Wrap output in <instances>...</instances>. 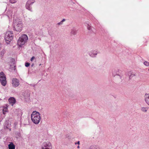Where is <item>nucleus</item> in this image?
Wrapping results in <instances>:
<instances>
[{"mask_svg":"<svg viewBox=\"0 0 149 149\" xmlns=\"http://www.w3.org/2000/svg\"><path fill=\"white\" fill-rule=\"evenodd\" d=\"M0 81L1 84L5 86L6 84V76L3 72L0 73Z\"/></svg>","mask_w":149,"mask_h":149,"instance_id":"nucleus-4","label":"nucleus"},{"mask_svg":"<svg viewBox=\"0 0 149 149\" xmlns=\"http://www.w3.org/2000/svg\"><path fill=\"white\" fill-rule=\"evenodd\" d=\"M144 64L145 65L147 66H149V62H148L147 61H145L144 62Z\"/></svg>","mask_w":149,"mask_h":149,"instance_id":"nucleus-14","label":"nucleus"},{"mask_svg":"<svg viewBox=\"0 0 149 149\" xmlns=\"http://www.w3.org/2000/svg\"><path fill=\"white\" fill-rule=\"evenodd\" d=\"M88 29L89 30H90V28H89V27H88Z\"/></svg>","mask_w":149,"mask_h":149,"instance_id":"nucleus-22","label":"nucleus"},{"mask_svg":"<svg viewBox=\"0 0 149 149\" xmlns=\"http://www.w3.org/2000/svg\"><path fill=\"white\" fill-rule=\"evenodd\" d=\"M31 118L32 121L36 124H38L40 121V115L39 112L36 111L33 112Z\"/></svg>","mask_w":149,"mask_h":149,"instance_id":"nucleus-1","label":"nucleus"},{"mask_svg":"<svg viewBox=\"0 0 149 149\" xmlns=\"http://www.w3.org/2000/svg\"><path fill=\"white\" fill-rule=\"evenodd\" d=\"M77 144H78L79 145V141H78V142L77 143Z\"/></svg>","mask_w":149,"mask_h":149,"instance_id":"nucleus-20","label":"nucleus"},{"mask_svg":"<svg viewBox=\"0 0 149 149\" xmlns=\"http://www.w3.org/2000/svg\"><path fill=\"white\" fill-rule=\"evenodd\" d=\"M90 56H91L92 57H93V56H92V54H90Z\"/></svg>","mask_w":149,"mask_h":149,"instance_id":"nucleus-21","label":"nucleus"},{"mask_svg":"<svg viewBox=\"0 0 149 149\" xmlns=\"http://www.w3.org/2000/svg\"><path fill=\"white\" fill-rule=\"evenodd\" d=\"M8 102L10 104H11L12 106L16 102V101L15 99L13 97H10L8 99Z\"/></svg>","mask_w":149,"mask_h":149,"instance_id":"nucleus-8","label":"nucleus"},{"mask_svg":"<svg viewBox=\"0 0 149 149\" xmlns=\"http://www.w3.org/2000/svg\"><path fill=\"white\" fill-rule=\"evenodd\" d=\"M12 84L13 87H17L19 86V80L16 78H13L12 79Z\"/></svg>","mask_w":149,"mask_h":149,"instance_id":"nucleus-6","label":"nucleus"},{"mask_svg":"<svg viewBox=\"0 0 149 149\" xmlns=\"http://www.w3.org/2000/svg\"><path fill=\"white\" fill-rule=\"evenodd\" d=\"M77 148H79V146H78L77 147Z\"/></svg>","mask_w":149,"mask_h":149,"instance_id":"nucleus-23","label":"nucleus"},{"mask_svg":"<svg viewBox=\"0 0 149 149\" xmlns=\"http://www.w3.org/2000/svg\"><path fill=\"white\" fill-rule=\"evenodd\" d=\"M30 65V63H25V65L26 67H29Z\"/></svg>","mask_w":149,"mask_h":149,"instance_id":"nucleus-15","label":"nucleus"},{"mask_svg":"<svg viewBox=\"0 0 149 149\" xmlns=\"http://www.w3.org/2000/svg\"><path fill=\"white\" fill-rule=\"evenodd\" d=\"M13 38V33L10 31H8L6 32L5 36L6 41L7 43L11 41Z\"/></svg>","mask_w":149,"mask_h":149,"instance_id":"nucleus-3","label":"nucleus"},{"mask_svg":"<svg viewBox=\"0 0 149 149\" xmlns=\"http://www.w3.org/2000/svg\"><path fill=\"white\" fill-rule=\"evenodd\" d=\"M9 149H15V146L13 143L8 145Z\"/></svg>","mask_w":149,"mask_h":149,"instance_id":"nucleus-11","label":"nucleus"},{"mask_svg":"<svg viewBox=\"0 0 149 149\" xmlns=\"http://www.w3.org/2000/svg\"><path fill=\"white\" fill-rule=\"evenodd\" d=\"M34 0H29L27 1L26 5V8L28 10L31 11V8L30 7V5L35 2Z\"/></svg>","mask_w":149,"mask_h":149,"instance_id":"nucleus-5","label":"nucleus"},{"mask_svg":"<svg viewBox=\"0 0 149 149\" xmlns=\"http://www.w3.org/2000/svg\"><path fill=\"white\" fill-rule=\"evenodd\" d=\"M62 22L61 21L59 23H58V24L59 25L61 24H62Z\"/></svg>","mask_w":149,"mask_h":149,"instance_id":"nucleus-18","label":"nucleus"},{"mask_svg":"<svg viewBox=\"0 0 149 149\" xmlns=\"http://www.w3.org/2000/svg\"><path fill=\"white\" fill-rule=\"evenodd\" d=\"M77 144V143H75V144Z\"/></svg>","mask_w":149,"mask_h":149,"instance_id":"nucleus-24","label":"nucleus"},{"mask_svg":"<svg viewBox=\"0 0 149 149\" xmlns=\"http://www.w3.org/2000/svg\"><path fill=\"white\" fill-rule=\"evenodd\" d=\"M65 21V19H63L62 20V21H61V22H64Z\"/></svg>","mask_w":149,"mask_h":149,"instance_id":"nucleus-19","label":"nucleus"},{"mask_svg":"<svg viewBox=\"0 0 149 149\" xmlns=\"http://www.w3.org/2000/svg\"><path fill=\"white\" fill-rule=\"evenodd\" d=\"M51 143L49 142H44L42 145V147H50L51 146Z\"/></svg>","mask_w":149,"mask_h":149,"instance_id":"nucleus-9","label":"nucleus"},{"mask_svg":"<svg viewBox=\"0 0 149 149\" xmlns=\"http://www.w3.org/2000/svg\"><path fill=\"white\" fill-rule=\"evenodd\" d=\"M148 71H149V69H148Z\"/></svg>","mask_w":149,"mask_h":149,"instance_id":"nucleus-25","label":"nucleus"},{"mask_svg":"<svg viewBox=\"0 0 149 149\" xmlns=\"http://www.w3.org/2000/svg\"><path fill=\"white\" fill-rule=\"evenodd\" d=\"M35 58V57L34 56H33L31 59V61H32Z\"/></svg>","mask_w":149,"mask_h":149,"instance_id":"nucleus-16","label":"nucleus"},{"mask_svg":"<svg viewBox=\"0 0 149 149\" xmlns=\"http://www.w3.org/2000/svg\"><path fill=\"white\" fill-rule=\"evenodd\" d=\"M28 39L27 36L23 34L20 37L18 40L17 44L19 47H21L26 42Z\"/></svg>","mask_w":149,"mask_h":149,"instance_id":"nucleus-2","label":"nucleus"},{"mask_svg":"<svg viewBox=\"0 0 149 149\" xmlns=\"http://www.w3.org/2000/svg\"><path fill=\"white\" fill-rule=\"evenodd\" d=\"M148 109V107H142L141 108V111L143 112H146Z\"/></svg>","mask_w":149,"mask_h":149,"instance_id":"nucleus-12","label":"nucleus"},{"mask_svg":"<svg viewBox=\"0 0 149 149\" xmlns=\"http://www.w3.org/2000/svg\"><path fill=\"white\" fill-rule=\"evenodd\" d=\"M10 2L12 3H14L17 2V0H9Z\"/></svg>","mask_w":149,"mask_h":149,"instance_id":"nucleus-13","label":"nucleus"},{"mask_svg":"<svg viewBox=\"0 0 149 149\" xmlns=\"http://www.w3.org/2000/svg\"><path fill=\"white\" fill-rule=\"evenodd\" d=\"M14 28L16 31L20 32L22 29V24L20 23H18L14 27Z\"/></svg>","mask_w":149,"mask_h":149,"instance_id":"nucleus-7","label":"nucleus"},{"mask_svg":"<svg viewBox=\"0 0 149 149\" xmlns=\"http://www.w3.org/2000/svg\"><path fill=\"white\" fill-rule=\"evenodd\" d=\"M6 110H4V109H3V113L4 114H5V112H6Z\"/></svg>","mask_w":149,"mask_h":149,"instance_id":"nucleus-17","label":"nucleus"},{"mask_svg":"<svg viewBox=\"0 0 149 149\" xmlns=\"http://www.w3.org/2000/svg\"><path fill=\"white\" fill-rule=\"evenodd\" d=\"M145 97V101L147 104L149 105V94L146 95Z\"/></svg>","mask_w":149,"mask_h":149,"instance_id":"nucleus-10","label":"nucleus"}]
</instances>
